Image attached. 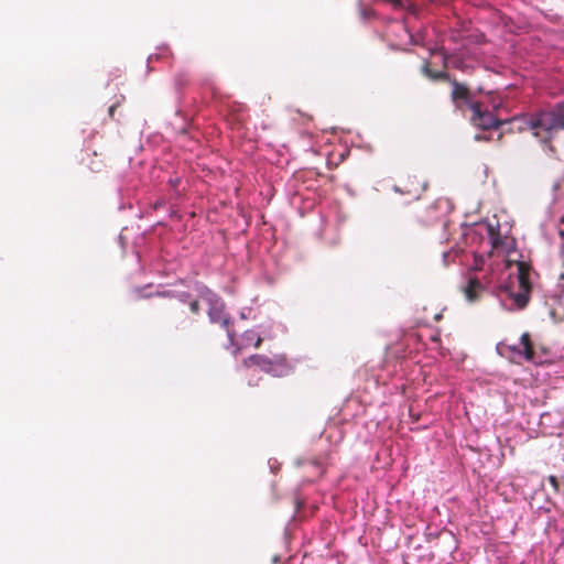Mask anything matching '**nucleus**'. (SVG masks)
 Segmentation results:
<instances>
[{"instance_id": "1", "label": "nucleus", "mask_w": 564, "mask_h": 564, "mask_svg": "<svg viewBox=\"0 0 564 564\" xmlns=\"http://www.w3.org/2000/svg\"><path fill=\"white\" fill-rule=\"evenodd\" d=\"M516 251H508L505 261V267L509 271L508 278L509 283L503 286L508 297L512 301L509 310H522L529 302V295L531 292L530 282V267L523 262L518 261L513 258Z\"/></svg>"}, {"instance_id": "2", "label": "nucleus", "mask_w": 564, "mask_h": 564, "mask_svg": "<svg viewBox=\"0 0 564 564\" xmlns=\"http://www.w3.org/2000/svg\"><path fill=\"white\" fill-rule=\"evenodd\" d=\"M528 129L533 131L541 141L549 140L554 132L564 129V102L556 105L551 111H541L525 120Z\"/></svg>"}, {"instance_id": "3", "label": "nucleus", "mask_w": 564, "mask_h": 564, "mask_svg": "<svg viewBox=\"0 0 564 564\" xmlns=\"http://www.w3.org/2000/svg\"><path fill=\"white\" fill-rule=\"evenodd\" d=\"M497 352L512 362H520L521 360L531 361L534 358V350L528 333L522 334L519 345L499 343L497 345Z\"/></svg>"}, {"instance_id": "4", "label": "nucleus", "mask_w": 564, "mask_h": 564, "mask_svg": "<svg viewBox=\"0 0 564 564\" xmlns=\"http://www.w3.org/2000/svg\"><path fill=\"white\" fill-rule=\"evenodd\" d=\"M245 365L248 368L257 367L260 370L272 375L273 377H283L286 376L290 371L289 366L282 359L270 360L261 355L251 356L245 360Z\"/></svg>"}, {"instance_id": "5", "label": "nucleus", "mask_w": 564, "mask_h": 564, "mask_svg": "<svg viewBox=\"0 0 564 564\" xmlns=\"http://www.w3.org/2000/svg\"><path fill=\"white\" fill-rule=\"evenodd\" d=\"M202 301L208 305V316L212 323H220L227 327L229 316L225 313V305L221 300L210 291L202 296Z\"/></svg>"}, {"instance_id": "6", "label": "nucleus", "mask_w": 564, "mask_h": 564, "mask_svg": "<svg viewBox=\"0 0 564 564\" xmlns=\"http://www.w3.org/2000/svg\"><path fill=\"white\" fill-rule=\"evenodd\" d=\"M470 107L473 110L471 121L476 127L490 129L501 123L492 113L482 111L477 102L471 104Z\"/></svg>"}, {"instance_id": "7", "label": "nucleus", "mask_w": 564, "mask_h": 564, "mask_svg": "<svg viewBox=\"0 0 564 564\" xmlns=\"http://www.w3.org/2000/svg\"><path fill=\"white\" fill-rule=\"evenodd\" d=\"M440 52H444L443 48H440V47H435L433 50H431V59L427 61L423 66H422V72L423 74L433 79V80H436V79H447L448 76L445 72L443 70H440V72H434L432 69V67H436L438 65H443V63L441 62L440 57H434V55L436 53H440Z\"/></svg>"}, {"instance_id": "8", "label": "nucleus", "mask_w": 564, "mask_h": 564, "mask_svg": "<svg viewBox=\"0 0 564 564\" xmlns=\"http://www.w3.org/2000/svg\"><path fill=\"white\" fill-rule=\"evenodd\" d=\"M482 290L484 286L477 279H470L463 288V293L466 301L473 304L479 300Z\"/></svg>"}, {"instance_id": "9", "label": "nucleus", "mask_w": 564, "mask_h": 564, "mask_svg": "<svg viewBox=\"0 0 564 564\" xmlns=\"http://www.w3.org/2000/svg\"><path fill=\"white\" fill-rule=\"evenodd\" d=\"M434 57H440L444 67L464 68L465 66L462 58L456 54L447 55L445 52H440Z\"/></svg>"}, {"instance_id": "10", "label": "nucleus", "mask_w": 564, "mask_h": 564, "mask_svg": "<svg viewBox=\"0 0 564 564\" xmlns=\"http://www.w3.org/2000/svg\"><path fill=\"white\" fill-rule=\"evenodd\" d=\"M453 91H452V98L454 101H457L458 99H462V100H465L467 102H469V91L468 89L457 83V82H453Z\"/></svg>"}, {"instance_id": "11", "label": "nucleus", "mask_w": 564, "mask_h": 564, "mask_svg": "<svg viewBox=\"0 0 564 564\" xmlns=\"http://www.w3.org/2000/svg\"><path fill=\"white\" fill-rule=\"evenodd\" d=\"M242 340H243V345H249V343L254 340V347H259L262 339L253 330H247L243 334Z\"/></svg>"}, {"instance_id": "12", "label": "nucleus", "mask_w": 564, "mask_h": 564, "mask_svg": "<svg viewBox=\"0 0 564 564\" xmlns=\"http://www.w3.org/2000/svg\"><path fill=\"white\" fill-rule=\"evenodd\" d=\"M394 8L414 11L412 0H388Z\"/></svg>"}, {"instance_id": "13", "label": "nucleus", "mask_w": 564, "mask_h": 564, "mask_svg": "<svg viewBox=\"0 0 564 564\" xmlns=\"http://www.w3.org/2000/svg\"><path fill=\"white\" fill-rule=\"evenodd\" d=\"M547 480L555 490L558 489V480L555 476H549Z\"/></svg>"}, {"instance_id": "14", "label": "nucleus", "mask_w": 564, "mask_h": 564, "mask_svg": "<svg viewBox=\"0 0 564 564\" xmlns=\"http://www.w3.org/2000/svg\"><path fill=\"white\" fill-rule=\"evenodd\" d=\"M199 310V302L198 301H194L191 303V311L193 313H197Z\"/></svg>"}, {"instance_id": "15", "label": "nucleus", "mask_w": 564, "mask_h": 564, "mask_svg": "<svg viewBox=\"0 0 564 564\" xmlns=\"http://www.w3.org/2000/svg\"><path fill=\"white\" fill-rule=\"evenodd\" d=\"M499 245H500V239L499 238H494L492 239V247L495 249H498L499 248Z\"/></svg>"}, {"instance_id": "16", "label": "nucleus", "mask_w": 564, "mask_h": 564, "mask_svg": "<svg viewBox=\"0 0 564 564\" xmlns=\"http://www.w3.org/2000/svg\"><path fill=\"white\" fill-rule=\"evenodd\" d=\"M228 337L232 341V333L230 330H228Z\"/></svg>"}, {"instance_id": "17", "label": "nucleus", "mask_w": 564, "mask_h": 564, "mask_svg": "<svg viewBox=\"0 0 564 564\" xmlns=\"http://www.w3.org/2000/svg\"><path fill=\"white\" fill-rule=\"evenodd\" d=\"M113 109H115V106H111V107L109 108V112H110V115H112Z\"/></svg>"}, {"instance_id": "18", "label": "nucleus", "mask_w": 564, "mask_h": 564, "mask_svg": "<svg viewBox=\"0 0 564 564\" xmlns=\"http://www.w3.org/2000/svg\"><path fill=\"white\" fill-rule=\"evenodd\" d=\"M448 253H444V261L447 260Z\"/></svg>"}, {"instance_id": "19", "label": "nucleus", "mask_w": 564, "mask_h": 564, "mask_svg": "<svg viewBox=\"0 0 564 564\" xmlns=\"http://www.w3.org/2000/svg\"><path fill=\"white\" fill-rule=\"evenodd\" d=\"M475 139H476V140H480V139H481V137H480L479 134H477V135L475 137Z\"/></svg>"}, {"instance_id": "20", "label": "nucleus", "mask_w": 564, "mask_h": 564, "mask_svg": "<svg viewBox=\"0 0 564 564\" xmlns=\"http://www.w3.org/2000/svg\"><path fill=\"white\" fill-rule=\"evenodd\" d=\"M562 256L564 258V245H563V248H562Z\"/></svg>"}]
</instances>
